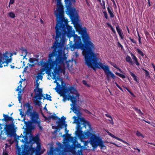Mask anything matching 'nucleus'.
Instances as JSON below:
<instances>
[{
  "label": "nucleus",
  "instance_id": "nucleus-62",
  "mask_svg": "<svg viewBox=\"0 0 155 155\" xmlns=\"http://www.w3.org/2000/svg\"><path fill=\"white\" fill-rule=\"evenodd\" d=\"M119 71L120 72H121L122 73H123V72L122 71V70L120 68L119 69Z\"/></svg>",
  "mask_w": 155,
  "mask_h": 155
},
{
  "label": "nucleus",
  "instance_id": "nucleus-48",
  "mask_svg": "<svg viewBox=\"0 0 155 155\" xmlns=\"http://www.w3.org/2000/svg\"><path fill=\"white\" fill-rule=\"evenodd\" d=\"M3 155H8V154L6 151H4L3 153Z\"/></svg>",
  "mask_w": 155,
  "mask_h": 155
},
{
  "label": "nucleus",
  "instance_id": "nucleus-16",
  "mask_svg": "<svg viewBox=\"0 0 155 155\" xmlns=\"http://www.w3.org/2000/svg\"><path fill=\"white\" fill-rule=\"evenodd\" d=\"M21 56H23V59L25 58L26 59V57L28 54V52L27 50L25 49L23 50H21Z\"/></svg>",
  "mask_w": 155,
  "mask_h": 155
},
{
  "label": "nucleus",
  "instance_id": "nucleus-2",
  "mask_svg": "<svg viewBox=\"0 0 155 155\" xmlns=\"http://www.w3.org/2000/svg\"><path fill=\"white\" fill-rule=\"evenodd\" d=\"M54 89L61 96L63 97V101L64 102L67 99H70L74 104V103L78 99L79 94L76 89L73 87L68 88L66 90L61 91L57 89V88H55Z\"/></svg>",
  "mask_w": 155,
  "mask_h": 155
},
{
  "label": "nucleus",
  "instance_id": "nucleus-15",
  "mask_svg": "<svg viewBox=\"0 0 155 155\" xmlns=\"http://www.w3.org/2000/svg\"><path fill=\"white\" fill-rule=\"evenodd\" d=\"M116 29L117 32H118L121 38L122 39H123L124 38V34L121 30L119 27L118 26H117L116 27Z\"/></svg>",
  "mask_w": 155,
  "mask_h": 155
},
{
  "label": "nucleus",
  "instance_id": "nucleus-32",
  "mask_svg": "<svg viewBox=\"0 0 155 155\" xmlns=\"http://www.w3.org/2000/svg\"><path fill=\"white\" fill-rule=\"evenodd\" d=\"M137 52L140 55H141L143 57L144 56V54L143 52L141 51L140 49H137Z\"/></svg>",
  "mask_w": 155,
  "mask_h": 155
},
{
  "label": "nucleus",
  "instance_id": "nucleus-46",
  "mask_svg": "<svg viewBox=\"0 0 155 155\" xmlns=\"http://www.w3.org/2000/svg\"><path fill=\"white\" fill-rule=\"evenodd\" d=\"M105 115L107 117H109L110 118H112L109 115L107 114H105Z\"/></svg>",
  "mask_w": 155,
  "mask_h": 155
},
{
  "label": "nucleus",
  "instance_id": "nucleus-58",
  "mask_svg": "<svg viewBox=\"0 0 155 155\" xmlns=\"http://www.w3.org/2000/svg\"><path fill=\"white\" fill-rule=\"evenodd\" d=\"M62 119L64 121H65V119H66V118L65 117H64L63 116L62 117H61Z\"/></svg>",
  "mask_w": 155,
  "mask_h": 155
},
{
  "label": "nucleus",
  "instance_id": "nucleus-19",
  "mask_svg": "<svg viewBox=\"0 0 155 155\" xmlns=\"http://www.w3.org/2000/svg\"><path fill=\"white\" fill-rule=\"evenodd\" d=\"M130 75L133 78L134 80L135 81L137 82H138L139 81L138 78L136 76L134 73H133L131 72H130Z\"/></svg>",
  "mask_w": 155,
  "mask_h": 155
},
{
  "label": "nucleus",
  "instance_id": "nucleus-27",
  "mask_svg": "<svg viewBox=\"0 0 155 155\" xmlns=\"http://www.w3.org/2000/svg\"><path fill=\"white\" fill-rule=\"evenodd\" d=\"M136 134L137 136H138L139 137H141L142 138H144V136L142 135V134L138 131H137Z\"/></svg>",
  "mask_w": 155,
  "mask_h": 155
},
{
  "label": "nucleus",
  "instance_id": "nucleus-8",
  "mask_svg": "<svg viewBox=\"0 0 155 155\" xmlns=\"http://www.w3.org/2000/svg\"><path fill=\"white\" fill-rule=\"evenodd\" d=\"M34 91L35 93L36 97L40 100L42 99L43 97L42 89L40 88H35Z\"/></svg>",
  "mask_w": 155,
  "mask_h": 155
},
{
  "label": "nucleus",
  "instance_id": "nucleus-3",
  "mask_svg": "<svg viewBox=\"0 0 155 155\" xmlns=\"http://www.w3.org/2000/svg\"><path fill=\"white\" fill-rule=\"evenodd\" d=\"M73 118L74 119V121L73 123L77 124L76 128V130L75 131L76 135L81 141H82L83 139H87L89 138L90 136L93 132L92 129H90L89 130H85L83 132L82 130V127L79 123L78 119H77V117L76 116H74Z\"/></svg>",
  "mask_w": 155,
  "mask_h": 155
},
{
  "label": "nucleus",
  "instance_id": "nucleus-55",
  "mask_svg": "<svg viewBox=\"0 0 155 155\" xmlns=\"http://www.w3.org/2000/svg\"><path fill=\"white\" fill-rule=\"evenodd\" d=\"M134 149L135 150H138V152L140 153V150L138 149V148H134Z\"/></svg>",
  "mask_w": 155,
  "mask_h": 155
},
{
  "label": "nucleus",
  "instance_id": "nucleus-5",
  "mask_svg": "<svg viewBox=\"0 0 155 155\" xmlns=\"http://www.w3.org/2000/svg\"><path fill=\"white\" fill-rule=\"evenodd\" d=\"M13 54L12 53L6 51L2 54L0 51V64H6L4 66H8V64L12 62V57Z\"/></svg>",
  "mask_w": 155,
  "mask_h": 155
},
{
  "label": "nucleus",
  "instance_id": "nucleus-41",
  "mask_svg": "<svg viewBox=\"0 0 155 155\" xmlns=\"http://www.w3.org/2000/svg\"><path fill=\"white\" fill-rule=\"evenodd\" d=\"M18 91V95H19V94H21V95L23 93V91L22 90H20L19 91Z\"/></svg>",
  "mask_w": 155,
  "mask_h": 155
},
{
  "label": "nucleus",
  "instance_id": "nucleus-60",
  "mask_svg": "<svg viewBox=\"0 0 155 155\" xmlns=\"http://www.w3.org/2000/svg\"><path fill=\"white\" fill-rule=\"evenodd\" d=\"M65 131L66 133H68V130H67L66 128L65 129Z\"/></svg>",
  "mask_w": 155,
  "mask_h": 155
},
{
  "label": "nucleus",
  "instance_id": "nucleus-29",
  "mask_svg": "<svg viewBox=\"0 0 155 155\" xmlns=\"http://www.w3.org/2000/svg\"><path fill=\"white\" fill-rule=\"evenodd\" d=\"M41 74H38V76H37V80H38V81L39 80H42V76L41 75Z\"/></svg>",
  "mask_w": 155,
  "mask_h": 155
},
{
  "label": "nucleus",
  "instance_id": "nucleus-23",
  "mask_svg": "<svg viewBox=\"0 0 155 155\" xmlns=\"http://www.w3.org/2000/svg\"><path fill=\"white\" fill-rule=\"evenodd\" d=\"M107 25L108 26L110 27V28L112 31V32L114 34L116 33L115 30L112 27V26L109 23H107Z\"/></svg>",
  "mask_w": 155,
  "mask_h": 155
},
{
  "label": "nucleus",
  "instance_id": "nucleus-12",
  "mask_svg": "<svg viewBox=\"0 0 155 155\" xmlns=\"http://www.w3.org/2000/svg\"><path fill=\"white\" fill-rule=\"evenodd\" d=\"M130 55L132 59L133 60L134 64L135 63L137 66H139L140 65V64L138 61V59L134 55V54H133L132 53H130Z\"/></svg>",
  "mask_w": 155,
  "mask_h": 155
},
{
  "label": "nucleus",
  "instance_id": "nucleus-64",
  "mask_svg": "<svg viewBox=\"0 0 155 155\" xmlns=\"http://www.w3.org/2000/svg\"><path fill=\"white\" fill-rule=\"evenodd\" d=\"M2 64H0V68H2L3 67V66L2 65Z\"/></svg>",
  "mask_w": 155,
  "mask_h": 155
},
{
  "label": "nucleus",
  "instance_id": "nucleus-40",
  "mask_svg": "<svg viewBox=\"0 0 155 155\" xmlns=\"http://www.w3.org/2000/svg\"><path fill=\"white\" fill-rule=\"evenodd\" d=\"M108 120L109 121L110 123L112 125H113L114 124V122L113 121V120L112 118H110V120Z\"/></svg>",
  "mask_w": 155,
  "mask_h": 155
},
{
  "label": "nucleus",
  "instance_id": "nucleus-42",
  "mask_svg": "<svg viewBox=\"0 0 155 155\" xmlns=\"http://www.w3.org/2000/svg\"><path fill=\"white\" fill-rule=\"evenodd\" d=\"M84 111L86 113L89 114H90V116H91V115L92 114L91 112H90L89 111H88L87 110H84Z\"/></svg>",
  "mask_w": 155,
  "mask_h": 155
},
{
  "label": "nucleus",
  "instance_id": "nucleus-45",
  "mask_svg": "<svg viewBox=\"0 0 155 155\" xmlns=\"http://www.w3.org/2000/svg\"><path fill=\"white\" fill-rule=\"evenodd\" d=\"M130 41L133 43H136V41L134 40L131 38H130Z\"/></svg>",
  "mask_w": 155,
  "mask_h": 155
},
{
  "label": "nucleus",
  "instance_id": "nucleus-50",
  "mask_svg": "<svg viewBox=\"0 0 155 155\" xmlns=\"http://www.w3.org/2000/svg\"><path fill=\"white\" fill-rule=\"evenodd\" d=\"M117 45L118 47H121V48H122L123 47L121 45V44L119 43V42H118V44H117Z\"/></svg>",
  "mask_w": 155,
  "mask_h": 155
},
{
  "label": "nucleus",
  "instance_id": "nucleus-14",
  "mask_svg": "<svg viewBox=\"0 0 155 155\" xmlns=\"http://www.w3.org/2000/svg\"><path fill=\"white\" fill-rule=\"evenodd\" d=\"M71 109L73 112L75 113L78 117L81 116L82 115L81 113L79 110H78L75 107L73 106Z\"/></svg>",
  "mask_w": 155,
  "mask_h": 155
},
{
  "label": "nucleus",
  "instance_id": "nucleus-39",
  "mask_svg": "<svg viewBox=\"0 0 155 155\" xmlns=\"http://www.w3.org/2000/svg\"><path fill=\"white\" fill-rule=\"evenodd\" d=\"M103 13L104 14V16L105 18L107 19L108 18L107 15V14L106 12H103Z\"/></svg>",
  "mask_w": 155,
  "mask_h": 155
},
{
  "label": "nucleus",
  "instance_id": "nucleus-49",
  "mask_svg": "<svg viewBox=\"0 0 155 155\" xmlns=\"http://www.w3.org/2000/svg\"><path fill=\"white\" fill-rule=\"evenodd\" d=\"M77 155H82V152L81 151L78 152Z\"/></svg>",
  "mask_w": 155,
  "mask_h": 155
},
{
  "label": "nucleus",
  "instance_id": "nucleus-34",
  "mask_svg": "<svg viewBox=\"0 0 155 155\" xmlns=\"http://www.w3.org/2000/svg\"><path fill=\"white\" fill-rule=\"evenodd\" d=\"M19 110L20 112V114L21 116V117H24L25 115H24V113L22 111V110L19 109Z\"/></svg>",
  "mask_w": 155,
  "mask_h": 155
},
{
  "label": "nucleus",
  "instance_id": "nucleus-35",
  "mask_svg": "<svg viewBox=\"0 0 155 155\" xmlns=\"http://www.w3.org/2000/svg\"><path fill=\"white\" fill-rule=\"evenodd\" d=\"M51 117L54 120H57V119H58L59 120H60V118H58V117L55 116L53 115H52L51 116Z\"/></svg>",
  "mask_w": 155,
  "mask_h": 155
},
{
  "label": "nucleus",
  "instance_id": "nucleus-61",
  "mask_svg": "<svg viewBox=\"0 0 155 155\" xmlns=\"http://www.w3.org/2000/svg\"><path fill=\"white\" fill-rule=\"evenodd\" d=\"M119 71L120 72H121L122 73H123V72L122 71V70L120 68L119 69Z\"/></svg>",
  "mask_w": 155,
  "mask_h": 155
},
{
  "label": "nucleus",
  "instance_id": "nucleus-57",
  "mask_svg": "<svg viewBox=\"0 0 155 155\" xmlns=\"http://www.w3.org/2000/svg\"><path fill=\"white\" fill-rule=\"evenodd\" d=\"M152 66H153V69H154V71H155V66L153 64H152Z\"/></svg>",
  "mask_w": 155,
  "mask_h": 155
},
{
  "label": "nucleus",
  "instance_id": "nucleus-43",
  "mask_svg": "<svg viewBox=\"0 0 155 155\" xmlns=\"http://www.w3.org/2000/svg\"><path fill=\"white\" fill-rule=\"evenodd\" d=\"M14 2V0H10L9 4H13Z\"/></svg>",
  "mask_w": 155,
  "mask_h": 155
},
{
  "label": "nucleus",
  "instance_id": "nucleus-30",
  "mask_svg": "<svg viewBox=\"0 0 155 155\" xmlns=\"http://www.w3.org/2000/svg\"><path fill=\"white\" fill-rule=\"evenodd\" d=\"M51 96L49 95L48 94H46V97L45 98L47 99L48 100H49L50 101H51Z\"/></svg>",
  "mask_w": 155,
  "mask_h": 155
},
{
  "label": "nucleus",
  "instance_id": "nucleus-54",
  "mask_svg": "<svg viewBox=\"0 0 155 155\" xmlns=\"http://www.w3.org/2000/svg\"><path fill=\"white\" fill-rule=\"evenodd\" d=\"M112 65L115 68H116L117 67L116 64H112Z\"/></svg>",
  "mask_w": 155,
  "mask_h": 155
},
{
  "label": "nucleus",
  "instance_id": "nucleus-1",
  "mask_svg": "<svg viewBox=\"0 0 155 155\" xmlns=\"http://www.w3.org/2000/svg\"><path fill=\"white\" fill-rule=\"evenodd\" d=\"M67 8L66 13L69 16L76 31L82 35L83 41L86 46L82 43L81 38L75 34V32L73 28L66 24V27L64 28V25L63 24V22L65 21L66 23L68 22V19H66L64 17V12L63 6L61 3H57V9L54 11V14L57 18V21L55 27L56 30V36L55 41L51 48H54L52 52L48 56V62L46 60L42 59L38 64V66L42 68L40 70L41 73L43 72L48 68H52L57 67L58 63L62 61L63 59L58 56L54 61V58L56 54V49L58 48L59 51L64 50L65 49L64 44L63 41L62 42H58L59 38H65V36L67 35L70 38L74 37V44H71L70 48L72 51L75 49H80L83 50L82 54L84 56L85 63L89 68L95 70V68L102 69L104 70V63L100 62L101 59L99 57V54L95 53L93 50L94 49V45L90 41L89 35L87 34L85 28H82L81 26L78 24L79 16L77 11L75 8L72 7L71 3H65Z\"/></svg>",
  "mask_w": 155,
  "mask_h": 155
},
{
  "label": "nucleus",
  "instance_id": "nucleus-44",
  "mask_svg": "<svg viewBox=\"0 0 155 155\" xmlns=\"http://www.w3.org/2000/svg\"><path fill=\"white\" fill-rule=\"evenodd\" d=\"M117 86L121 90H122V88L116 83H115Z\"/></svg>",
  "mask_w": 155,
  "mask_h": 155
},
{
  "label": "nucleus",
  "instance_id": "nucleus-9",
  "mask_svg": "<svg viewBox=\"0 0 155 155\" xmlns=\"http://www.w3.org/2000/svg\"><path fill=\"white\" fill-rule=\"evenodd\" d=\"M84 139L82 140V141L81 140V142H84V146H81V144H78L76 146V147L78 148H81V151L85 150L86 149V148H87V147H86L87 145H88V144L89 142L90 143V140L89 141H84L83 140Z\"/></svg>",
  "mask_w": 155,
  "mask_h": 155
},
{
  "label": "nucleus",
  "instance_id": "nucleus-52",
  "mask_svg": "<svg viewBox=\"0 0 155 155\" xmlns=\"http://www.w3.org/2000/svg\"><path fill=\"white\" fill-rule=\"evenodd\" d=\"M64 69H65L64 68L62 70H61V72L63 73L64 74L65 73V71Z\"/></svg>",
  "mask_w": 155,
  "mask_h": 155
},
{
  "label": "nucleus",
  "instance_id": "nucleus-56",
  "mask_svg": "<svg viewBox=\"0 0 155 155\" xmlns=\"http://www.w3.org/2000/svg\"><path fill=\"white\" fill-rule=\"evenodd\" d=\"M128 91L130 93V94L132 96H134V95L133 94L131 91H130L129 90H128Z\"/></svg>",
  "mask_w": 155,
  "mask_h": 155
},
{
  "label": "nucleus",
  "instance_id": "nucleus-51",
  "mask_svg": "<svg viewBox=\"0 0 155 155\" xmlns=\"http://www.w3.org/2000/svg\"><path fill=\"white\" fill-rule=\"evenodd\" d=\"M112 144H113L114 145H115V146H116L117 147H121V146H118L117 145L116 143H111Z\"/></svg>",
  "mask_w": 155,
  "mask_h": 155
},
{
  "label": "nucleus",
  "instance_id": "nucleus-20",
  "mask_svg": "<svg viewBox=\"0 0 155 155\" xmlns=\"http://www.w3.org/2000/svg\"><path fill=\"white\" fill-rule=\"evenodd\" d=\"M36 61V59L33 58H30L29 59V61L30 63H31L32 64L31 65V66H34L35 64L34 62L35 61Z\"/></svg>",
  "mask_w": 155,
  "mask_h": 155
},
{
  "label": "nucleus",
  "instance_id": "nucleus-36",
  "mask_svg": "<svg viewBox=\"0 0 155 155\" xmlns=\"http://www.w3.org/2000/svg\"><path fill=\"white\" fill-rule=\"evenodd\" d=\"M145 71L146 76L147 77V78H150V75L149 72L147 70H145Z\"/></svg>",
  "mask_w": 155,
  "mask_h": 155
},
{
  "label": "nucleus",
  "instance_id": "nucleus-38",
  "mask_svg": "<svg viewBox=\"0 0 155 155\" xmlns=\"http://www.w3.org/2000/svg\"><path fill=\"white\" fill-rule=\"evenodd\" d=\"M22 86H21V85H20L19 86H18V87L17 89L16 90V91H19L20 90H22L21 89Z\"/></svg>",
  "mask_w": 155,
  "mask_h": 155
},
{
  "label": "nucleus",
  "instance_id": "nucleus-28",
  "mask_svg": "<svg viewBox=\"0 0 155 155\" xmlns=\"http://www.w3.org/2000/svg\"><path fill=\"white\" fill-rule=\"evenodd\" d=\"M82 83L83 84L87 87H90L89 84L87 83V82L85 80H83L82 81Z\"/></svg>",
  "mask_w": 155,
  "mask_h": 155
},
{
  "label": "nucleus",
  "instance_id": "nucleus-6",
  "mask_svg": "<svg viewBox=\"0 0 155 155\" xmlns=\"http://www.w3.org/2000/svg\"><path fill=\"white\" fill-rule=\"evenodd\" d=\"M53 74V79H55L54 82L57 84V86L55 88H57V89L61 91L68 89V88L66 87V84L64 82L62 79L60 78L58 75L56 73L55 74Z\"/></svg>",
  "mask_w": 155,
  "mask_h": 155
},
{
  "label": "nucleus",
  "instance_id": "nucleus-25",
  "mask_svg": "<svg viewBox=\"0 0 155 155\" xmlns=\"http://www.w3.org/2000/svg\"><path fill=\"white\" fill-rule=\"evenodd\" d=\"M3 117L5 119V121H8L10 120L11 117H9L8 115L3 114Z\"/></svg>",
  "mask_w": 155,
  "mask_h": 155
},
{
  "label": "nucleus",
  "instance_id": "nucleus-21",
  "mask_svg": "<svg viewBox=\"0 0 155 155\" xmlns=\"http://www.w3.org/2000/svg\"><path fill=\"white\" fill-rule=\"evenodd\" d=\"M66 151H70L71 152H72V150H74L75 149V148H74L73 149H71V147L70 145H67L66 146Z\"/></svg>",
  "mask_w": 155,
  "mask_h": 155
},
{
  "label": "nucleus",
  "instance_id": "nucleus-17",
  "mask_svg": "<svg viewBox=\"0 0 155 155\" xmlns=\"http://www.w3.org/2000/svg\"><path fill=\"white\" fill-rule=\"evenodd\" d=\"M126 61L127 62H129L131 65H133L134 64V62L132 61L131 57L128 55H127L126 56Z\"/></svg>",
  "mask_w": 155,
  "mask_h": 155
},
{
  "label": "nucleus",
  "instance_id": "nucleus-24",
  "mask_svg": "<svg viewBox=\"0 0 155 155\" xmlns=\"http://www.w3.org/2000/svg\"><path fill=\"white\" fill-rule=\"evenodd\" d=\"M33 141L35 142H38L39 140V138L38 136L33 137L32 138Z\"/></svg>",
  "mask_w": 155,
  "mask_h": 155
},
{
  "label": "nucleus",
  "instance_id": "nucleus-22",
  "mask_svg": "<svg viewBox=\"0 0 155 155\" xmlns=\"http://www.w3.org/2000/svg\"><path fill=\"white\" fill-rule=\"evenodd\" d=\"M8 16L11 18H14L15 17V15L13 12H10L8 14Z\"/></svg>",
  "mask_w": 155,
  "mask_h": 155
},
{
  "label": "nucleus",
  "instance_id": "nucleus-33",
  "mask_svg": "<svg viewBox=\"0 0 155 155\" xmlns=\"http://www.w3.org/2000/svg\"><path fill=\"white\" fill-rule=\"evenodd\" d=\"M38 80H36V83L35 84V88H39L38 87L39 85V83L40 82H38Z\"/></svg>",
  "mask_w": 155,
  "mask_h": 155
},
{
  "label": "nucleus",
  "instance_id": "nucleus-53",
  "mask_svg": "<svg viewBox=\"0 0 155 155\" xmlns=\"http://www.w3.org/2000/svg\"><path fill=\"white\" fill-rule=\"evenodd\" d=\"M138 36H139L138 40H139V43H141V42L140 41V39H141L139 35H138Z\"/></svg>",
  "mask_w": 155,
  "mask_h": 155
},
{
  "label": "nucleus",
  "instance_id": "nucleus-4",
  "mask_svg": "<svg viewBox=\"0 0 155 155\" xmlns=\"http://www.w3.org/2000/svg\"><path fill=\"white\" fill-rule=\"evenodd\" d=\"M94 131L93 130L89 137H91L90 143L94 149H96L98 146L100 147L102 150L106 149V147L104 145V142L99 136L94 134Z\"/></svg>",
  "mask_w": 155,
  "mask_h": 155
},
{
  "label": "nucleus",
  "instance_id": "nucleus-7",
  "mask_svg": "<svg viewBox=\"0 0 155 155\" xmlns=\"http://www.w3.org/2000/svg\"><path fill=\"white\" fill-rule=\"evenodd\" d=\"M31 119L34 123L37 124L40 130H42V127L40 125V120L39 118L38 114L36 112H33L31 115Z\"/></svg>",
  "mask_w": 155,
  "mask_h": 155
},
{
  "label": "nucleus",
  "instance_id": "nucleus-31",
  "mask_svg": "<svg viewBox=\"0 0 155 155\" xmlns=\"http://www.w3.org/2000/svg\"><path fill=\"white\" fill-rule=\"evenodd\" d=\"M135 110L139 114V115L141 116V115L143 114V113L141 112L140 110H139L137 108H135Z\"/></svg>",
  "mask_w": 155,
  "mask_h": 155
},
{
  "label": "nucleus",
  "instance_id": "nucleus-10",
  "mask_svg": "<svg viewBox=\"0 0 155 155\" xmlns=\"http://www.w3.org/2000/svg\"><path fill=\"white\" fill-rule=\"evenodd\" d=\"M80 120L81 122H83V124L84 125V127L86 128V126H88L90 128V129H91L90 128H91V125H90L89 122L86 120L84 118L82 117H81L80 119Z\"/></svg>",
  "mask_w": 155,
  "mask_h": 155
},
{
  "label": "nucleus",
  "instance_id": "nucleus-59",
  "mask_svg": "<svg viewBox=\"0 0 155 155\" xmlns=\"http://www.w3.org/2000/svg\"><path fill=\"white\" fill-rule=\"evenodd\" d=\"M26 106L28 108H29L30 107V105L29 104H26Z\"/></svg>",
  "mask_w": 155,
  "mask_h": 155
},
{
  "label": "nucleus",
  "instance_id": "nucleus-13",
  "mask_svg": "<svg viewBox=\"0 0 155 155\" xmlns=\"http://www.w3.org/2000/svg\"><path fill=\"white\" fill-rule=\"evenodd\" d=\"M12 127L11 124L6 125L4 128V130L5 131L6 134H8L11 132Z\"/></svg>",
  "mask_w": 155,
  "mask_h": 155
},
{
  "label": "nucleus",
  "instance_id": "nucleus-37",
  "mask_svg": "<svg viewBox=\"0 0 155 155\" xmlns=\"http://www.w3.org/2000/svg\"><path fill=\"white\" fill-rule=\"evenodd\" d=\"M18 101H19V102H21V99L22 96L21 95V94H19V95H18Z\"/></svg>",
  "mask_w": 155,
  "mask_h": 155
},
{
  "label": "nucleus",
  "instance_id": "nucleus-63",
  "mask_svg": "<svg viewBox=\"0 0 155 155\" xmlns=\"http://www.w3.org/2000/svg\"><path fill=\"white\" fill-rule=\"evenodd\" d=\"M38 150L39 151L41 149L40 147V146H38Z\"/></svg>",
  "mask_w": 155,
  "mask_h": 155
},
{
  "label": "nucleus",
  "instance_id": "nucleus-11",
  "mask_svg": "<svg viewBox=\"0 0 155 155\" xmlns=\"http://www.w3.org/2000/svg\"><path fill=\"white\" fill-rule=\"evenodd\" d=\"M107 133L109 135L111 136L113 138H114L118 140L122 141L123 143L126 144L127 145H129V144L128 143H127V142H126V141H125L122 140L121 139H120V138L116 137L114 135L112 134L110 132H109L108 131H107Z\"/></svg>",
  "mask_w": 155,
  "mask_h": 155
},
{
  "label": "nucleus",
  "instance_id": "nucleus-18",
  "mask_svg": "<svg viewBox=\"0 0 155 155\" xmlns=\"http://www.w3.org/2000/svg\"><path fill=\"white\" fill-rule=\"evenodd\" d=\"M107 10L108 11V13L109 14L110 17L111 18H113L114 17V15L113 14V12L111 10V8H110L109 7L107 8Z\"/></svg>",
  "mask_w": 155,
  "mask_h": 155
},
{
  "label": "nucleus",
  "instance_id": "nucleus-26",
  "mask_svg": "<svg viewBox=\"0 0 155 155\" xmlns=\"http://www.w3.org/2000/svg\"><path fill=\"white\" fill-rule=\"evenodd\" d=\"M115 74L117 75L118 76L122 78H125V76L124 75L120 74L117 72H116Z\"/></svg>",
  "mask_w": 155,
  "mask_h": 155
},
{
  "label": "nucleus",
  "instance_id": "nucleus-47",
  "mask_svg": "<svg viewBox=\"0 0 155 155\" xmlns=\"http://www.w3.org/2000/svg\"><path fill=\"white\" fill-rule=\"evenodd\" d=\"M74 56H75L76 57V58H77V57H78V56L79 55H78V53L76 52L75 53H74Z\"/></svg>",
  "mask_w": 155,
  "mask_h": 155
}]
</instances>
